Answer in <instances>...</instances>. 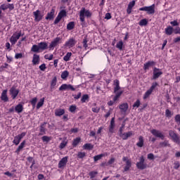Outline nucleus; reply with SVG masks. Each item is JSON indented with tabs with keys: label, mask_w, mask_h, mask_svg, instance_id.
Returning <instances> with one entry per match:
<instances>
[{
	"label": "nucleus",
	"mask_w": 180,
	"mask_h": 180,
	"mask_svg": "<svg viewBox=\"0 0 180 180\" xmlns=\"http://www.w3.org/2000/svg\"><path fill=\"white\" fill-rule=\"evenodd\" d=\"M49 48V44L46 41H42L38 44V45H33L31 51H33V53H39L40 50L41 51H44V50H47Z\"/></svg>",
	"instance_id": "nucleus-1"
},
{
	"label": "nucleus",
	"mask_w": 180,
	"mask_h": 180,
	"mask_svg": "<svg viewBox=\"0 0 180 180\" xmlns=\"http://www.w3.org/2000/svg\"><path fill=\"white\" fill-rule=\"evenodd\" d=\"M91 16H92V13H91L89 10L83 8L82 11H80L79 18L81 22H85V18H91Z\"/></svg>",
	"instance_id": "nucleus-2"
},
{
	"label": "nucleus",
	"mask_w": 180,
	"mask_h": 180,
	"mask_svg": "<svg viewBox=\"0 0 180 180\" xmlns=\"http://www.w3.org/2000/svg\"><path fill=\"white\" fill-rule=\"evenodd\" d=\"M22 36V31H20L19 32H15L11 37L10 41L11 44H16V41L20 39V37Z\"/></svg>",
	"instance_id": "nucleus-3"
},
{
	"label": "nucleus",
	"mask_w": 180,
	"mask_h": 180,
	"mask_svg": "<svg viewBox=\"0 0 180 180\" xmlns=\"http://www.w3.org/2000/svg\"><path fill=\"white\" fill-rule=\"evenodd\" d=\"M144 161V156H141L139 158V162H136L138 169H146L147 168V164H146Z\"/></svg>",
	"instance_id": "nucleus-4"
},
{
	"label": "nucleus",
	"mask_w": 180,
	"mask_h": 180,
	"mask_svg": "<svg viewBox=\"0 0 180 180\" xmlns=\"http://www.w3.org/2000/svg\"><path fill=\"white\" fill-rule=\"evenodd\" d=\"M155 7V5L153 4L152 6H145L139 8V11H144L145 12H147L150 15H152L155 12V10L154 8Z\"/></svg>",
	"instance_id": "nucleus-5"
},
{
	"label": "nucleus",
	"mask_w": 180,
	"mask_h": 180,
	"mask_svg": "<svg viewBox=\"0 0 180 180\" xmlns=\"http://www.w3.org/2000/svg\"><path fill=\"white\" fill-rule=\"evenodd\" d=\"M122 161L125 162V167H124V171L126 172L129 171L130 168H131V160H130L129 158L127 157H124L122 158Z\"/></svg>",
	"instance_id": "nucleus-6"
},
{
	"label": "nucleus",
	"mask_w": 180,
	"mask_h": 180,
	"mask_svg": "<svg viewBox=\"0 0 180 180\" xmlns=\"http://www.w3.org/2000/svg\"><path fill=\"white\" fill-rule=\"evenodd\" d=\"M162 75V71L160 68H154L153 72V79H157Z\"/></svg>",
	"instance_id": "nucleus-7"
},
{
	"label": "nucleus",
	"mask_w": 180,
	"mask_h": 180,
	"mask_svg": "<svg viewBox=\"0 0 180 180\" xmlns=\"http://www.w3.org/2000/svg\"><path fill=\"white\" fill-rule=\"evenodd\" d=\"M34 21L35 22H40L43 19V15L39 10H37L36 11L33 12Z\"/></svg>",
	"instance_id": "nucleus-8"
},
{
	"label": "nucleus",
	"mask_w": 180,
	"mask_h": 180,
	"mask_svg": "<svg viewBox=\"0 0 180 180\" xmlns=\"http://www.w3.org/2000/svg\"><path fill=\"white\" fill-rule=\"evenodd\" d=\"M25 136H26V133L25 132H22L21 134L18 135L14 138L13 143H14L15 146H18L19 143H20V140H22L25 137Z\"/></svg>",
	"instance_id": "nucleus-9"
},
{
	"label": "nucleus",
	"mask_w": 180,
	"mask_h": 180,
	"mask_svg": "<svg viewBox=\"0 0 180 180\" xmlns=\"http://www.w3.org/2000/svg\"><path fill=\"white\" fill-rule=\"evenodd\" d=\"M169 134L171 136L172 140H173L174 143H177V144H179V136H178V134L174 133V131H169Z\"/></svg>",
	"instance_id": "nucleus-10"
},
{
	"label": "nucleus",
	"mask_w": 180,
	"mask_h": 180,
	"mask_svg": "<svg viewBox=\"0 0 180 180\" xmlns=\"http://www.w3.org/2000/svg\"><path fill=\"white\" fill-rule=\"evenodd\" d=\"M150 133H152V134L155 136V137H158L159 139L164 140V134H162L161 131L157 129H152L150 130Z\"/></svg>",
	"instance_id": "nucleus-11"
},
{
	"label": "nucleus",
	"mask_w": 180,
	"mask_h": 180,
	"mask_svg": "<svg viewBox=\"0 0 180 180\" xmlns=\"http://www.w3.org/2000/svg\"><path fill=\"white\" fill-rule=\"evenodd\" d=\"M60 41H61V38L56 37L51 42L49 49H54V47H56L58 44H60Z\"/></svg>",
	"instance_id": "nucleus-12"
},
{
	"label": "nucleus",
	"mask_w": 180,
	"mask_h": 180,
	"mask_svg": "<svg viewBox=\"0 0 180 180\" xmlns=\"http://www.w3.org/2000/svg\"><path fill=\"white\" fill-rule=\"evenodd\" d=\"M67 162H68V157H64L60 160L58 163V168H64V167L67 165Z\"/></svg>",
	"instance_id": "nucleus-13"
},
{
	"label": "nucleus",
	"mask_w": 180,
	"mask_h": 180,
	"mask_svg": "<svg viewBox=\"0 0 180 180\" xmlns=\"http://www.w3.org/2000/svg\"><path fill=\"white\" fill-rule=\"evenodd\" d=\"M10 94L13 98V99H15L16 96L19 94V90L17 89L15 87L13 86L10 89Z\"/></svg>",
	"instance_id": "nucleus-14"
},
{
	"label": "nucleus",
	"mask_w": 180,
	"mask_h": 180,
	"mask_svg": "<svg viewBox=\"0 0 180 180\" xmlns=\"http://www.w3.org/2000/svg\"><path fill=\"white\" fill-rule=\"evenodd\" d=\"M65 89H71V91H75V89L71 84H62L59 88V91H65Z\"/></svg>",
	"instance_id": "nucleus-15"
},
{
	"label": "nucleus",
	"mask_w": 180,
	"mask_h": 180,
	"mask_svg": "<svg viewBox=\"0 0 180 180\" xmlns=\"http://www.w3.org/2000/svg\"><path fill=\"white\" fill-rule=\"evenodd\" d=\"M76 44H77V41H75V39L72 38V39H70L65 43V46H66V47H68L69 49H71V47H74V46H75Z\"/></svg>",
	"instance_id": "nucleus-16"
},
{
	"label": "nucleus",
	"mask_w": 180,
	"mask_h": 180,
	"mask_svg": "<svg viewBox=\"0 0 180 180\" xmlns=\"http://www.w3.org/2000/svg\"><path fill=\"white\" fill-rule=\"evenodd\" d=\"M121 113H126L127 112V109H129V104L127 103H124L119 106Z\"/></svg>",
	"instance_id": "nucleus-17"
},
{
	"label": "nucleus",
	"mask_w": 180,
	"mask_h": 180,
	"mask_svg": "<svg viewBox=\"0 0 180 180\" xmlns=\"http://www.w3.org/2000/svg\"><path fill=\"white\" fill-rule=\"evenodd\" d=\"M54 12H56V9L52 8L51 12L48 13L45 19H46V20H52V19H54Z\"/></svg>",
	"instance_id": "nucleus-18"
},
{
	"label": "nucleus",
	"mask_w": 180,
	"mask_h": 180,
	"mask_svg": "<svg viewBox=\"0 0 180 180\" xmlns=\"http://www.w3.org/2000/svg\"><path fill=\"white\" fill-rule=\"evenodd\" d=\"M8 92V90H4L1 93V101H4V102H8L9 101V98H8V95H6Z\"/></svg>",
	"instance_id": "nucleus-19"
},
{
	"label": "nucleus",
	"mask_w": 180,
	"mask_h": 180,
	"mask_svg": "<svg viewBox=\"0 0 180 180\" xmlns=\"http://www.w3.org/2000/svg\"><path fill=\"white\" fill-rule=\"evenodd\" d=\"M154 65H155V61H148V63L144 64L143 69L148 70L150 67H154Z\"/></svg>",
	"instance_id": "nucleus-20"
},
{
	"label": "nucleus",
	"mask_w": 180,
	"mask_h": 180,
	"mask_svg": "<svg viewBox=\"0 0 180 180\" xmlns=\"http://www.w3.org/2000/svg\"><path fill=\"white\" fill-rule=\"evenodd\" d=\"M131 136H133V132L131 131L121 134V137L123 140H127V139H129V137H131Z\"/></svg>",
	"instance_id": "nucleus-21"
},
{
	"label": "nucleus",
	"mask_w": 180,
	"mask_h": 180,
	"mask_svg": "<svg viewBox=\"0 0 180 180\" xmlns=\"http://www.w3.org/2000/svg\"><path fill=\"white\" fill-rule=\"evenodd\" d=\"M115 117H112L111 119L110 128H109L110 133H113V131L115 129Z\"/></svg>",
	"instance_id": "nucleus-22"
},
{
	"label": "nucleus",
	"mask_w": 180,
	"mask_h": 180,
	"mask_svg": "<svg viewBox=\"0 0 180 180\" xmlns=\"http://www.w3.org/2000/svg\"><path fill=\"white\" fill-rule=\"evenodd\" d=\"M114 94H117V91L120 89V86H119V80L116 79L114 80Z\"/></svg>",
	"instance_id": "nucleus-23"
},
{
	"label": "nucleus",
	"mask_w": 180,
	"mask_h": 180,
	"mask_svg": "<svg viewBox=\"0 0 180 180\" xmlns=\"http://www.w3.org/2000/svg\"><path fill=\"white\" fill-rule=\"evenodd\" d=\"M39 60H40V56L37 54H34L33 59H32V63L34 65L39 64Z\"/></svg>",
	"instance_id": "nucleus-24"
},
{
	"label": "nucleus",
	"mask_w": 180,
	"mask_h": 180,
	"mask_svg": "<svg viewBox=\"0 0 180 180\" xmlns=\"http://www.w3.org/2000/svg\"><path fill=\"white\" fill-rule=\"evenodd\" d=\"M15 110L17 113H22L23 112V105L22 104H18L15 106Z\"/></svg>",
	"instance_id": "nucleus-25"
},
{
	"label": "nucleus",
	"mask_w": 180,
	"mask_h": 180,
	"mask_svg": "<svg viewBox=\"0 0 180 180\" xmlns=\"http://www.w3.org/2000/svg\"><path fill=\"white\" fill-rule=\"evenodd\" d=\"M64 113H65V111L64 110V109H61V108L57 109L55 111L56 116H63Z\"/></svg>",
	"instance_id": "nucleus-26"
},
{
	"label": "nucleus",
	"mask_w": 180,
	"mask_h": 180,
	"mask_svg": "<svg viewBox=\"0 0 180 180\" xmlns=\"http://www.w3.org/2000/svg\"><path fill=\"white\" fill-rule=\"evenodd\" d=\"M148 24V20L144 18L139 21V26H147Z\"/></svg>",
	"instance_id": "nucleus-27"
},
{
	"label": "nucleus",
	"mask_w": 180,
	"mask_h": 180,
	"mask_svg": "<svg viewBox=\"0 0 180 180\" xmlns=\"http://www.w3.org/2000/svg\"><path fill=\"white\" fill-rule=\"evenodd\" d=\"M138 147H143L144 146V139H143V136H139V142L136 143Z\"/></svg>",
	"instance_id": "nucleus-28"
},
{
	"label": "nucleus",
	"mask_w": 180,
	"mask_h": 180,
	"mask_svg": "<svg viewBox=\"0 0 180 180\" xmlns=\"http://www.w3.org/2000/svg\"><path fill=\"white\" fill-rule=\"evenodd\" d=\"M25 144H26V141H23L20 146H18V149L16 150L15 153H19L22 150V148L25 147Z\"/></svg>",
	"instance_id": "nucleus-29"
},
{
	"label": "nucleus",
	"mask_w": 180,
	"mask_h": 180,
	"mask_svg": "<svg viewBox=\"0 0 180 180\" xmlns=\"http://www.w3.org/2000/svg\"><path fill=\"white\" fill-rule=\"evenodd\" d=\"M43 105H44V98H42L39 100L37 105V109H40Z\"/></svg>",
	"instance_id": "nucleus-30"
},
{
	"label": "nucleus",
	"mask_w": 180,
	"mask_h": 180,
	"mask_svg": "<svg viewBox=\"0 0 180 180\" xmlns=\"http://www.w3.org/2000/svg\"><path fill=\"white\" fill-rule=\"evenodd\" d=\"M115 96L113 98V101L116 102L120 98L122 94H123V91H118L117 93H115Z\"/></svg>",
	"instance_id": "nucleus-31"
},
{
	"label": "nucleus",
	"mask_w": 180,
	"mask_h": 180,
	"mask_svg": "<svg viewBox=\"0 0 180 180\" xmlns=\"http://www.w3.org/2000/svg\"><path fill=\"white\" fill-rule=\"evenodd\" d=\"M174 32V28L172 27L169 26L167 28L165 29V33L166 34L171 35V34Z\"/></svg>",
	"instance_id": "nucleus-32"
},
{
	"label": "nucleus",
	"mask_w": 180,
	"mask_h": 180,
	"mask_svg": "<svg viewBox=\"0 0 180 180\" xmlns=\"http://www.w3.org/2000/svg\"><path fill=\"white\" fill-rule=\"evenodd\" d=\"M83 148H84V150H92L94 148V146L91 143H86L83 146Z\"/></svg>",
	"instance_id": "nucleus-33"
},
{
	"label": "nucleus",
	"mask_w": 180,
	"mask_h": 180,
	"mask_svg": "<svg viewBox=\"0 0 180 180\" xmlns=\"http://www.w3.org/2000/svg\"><path fill=\"white\" fill-rule=\"evenodd\" d=\"M71 56H72V53H70V52H68V53L63 57L64 61H70V58H71Z\"/></svg>",
	"instance_id": "nucleus-34"
},
{
	"label": "nucleus",
	"mask_w": 180,
	"mask_h": 180,
	"mask_svg": "<svg viewBox=\"0 0 180 180\" xmlns=\"http://www.w3.org/2000/svg\"><path fill=\"white\" fill-rule=\"evenodd\" d=\"M69 74H70V73L68 72V71H67V70L63 71V72H62V74H61V78H62V79H67V77H68Z\"/></svg>",
	"instance_id": "nucleus-35"
},
{
	"label": "nucleus",
	"mask_w": 180,
	"mask_h": 180,
	"mask_svg": "<svg viewBox=\"0 0 180 180\" xmlns=\"http://www.w3.org/2000/svg\"><path fill=\"white\" fill-rule=\"evenodd\" d=\"M151 94H153V91L151 89H148L144 94L143 96V99H147V98H148L150 96V95H151Z\"/></svg>",
	"instance_id": "nucleus-36"
},
{
	"label": "nucleus",
	"mask_w": 180,
	"mask_h": 180,
	"mask_svg": "<svg viewBox=\"0 0 180 180\" xmlns=\"http://www.w3.org/2000/svg\"><path fill=\"white\" fill-rule=\"evenodd\" d=\"M74 26H75L74 22H69L67 25L68 30H72V29H74Z\"/></svg>",
	"instance_id": "nucleus-37"
},
{
	"label": "nucleus",
	"mask_w": 180,
	"mask_h": 180,
	"mask_svg": "<svg viewBox=\"0 0 180 180\" xmlns=\"http://www.w3.org/2000/svg\"><path fill=\"white\" fill-rule=\"evenodd\" d=\"M90 178L93 179V178H95L96 175H98V172H91L89 174Z\"/></svg>",
	"instance_id": "nucleus-38"
},
{
	"label": "nucleus",
	"mask_w": 180,
	"mask_h": 180,
	"mask_svg": "<svg viewBox=\"0 0 180 180\" xmlns=\"http://www.w3.org/2000/svg\"><path fill=\"white\" fill-rule=\"evenodd\" d=\"M117 49H119V50H122L123 49V41H120L117 45H116Z\"/></svg>",
	"instance_id": "nucleus-39"
},
{
	"label": "nucleus",
	"mask_w": 180,
	"mask_h": 180,
	"mask_svg": "<svg viewBox=\"0 0 180 180\" xmlns=\"http://www.w3.org/2000/svg\"><path fill=\"white\" fill-rule=\"evenodd\" d=\"M79 141H81L80 138H77L73 141L72 145L75 147V146H78L79 143Z\"/></svg>",
	"instance_id": "nucleus-40"
},
{
	"label": "nucleus",
	"mask_w": 180,
	"mask_h": 180,
	"mask_svg": "<svg viewBox=\"0 0 180 180\" xmlns=\"http://www.w3.org/2000/svg\"><path fill=\"white\" fill-rule=\"evenodd\" d=\"M89 98V96H88V94H84L83 95L81 101L82 102V103H84V102H86L87 99Z\"/></svg>",
	"instance_id": "nucleus-41"
},
{
	"label": "nucleus",
	"mask_w": 180,
	"mask_h": 180,
	"mask_svg": "<svg viewBox=\"0 0 180 180\" xmlns=\"http://www.w3.org/2000/svg\"><path fill=\"white\" fill-rule=\"evenodd\" d=\"M7 9H9V11H13V9H15V5L13 4H7Z\"/></svg>",
	"instance_id": "nucleus-42"
},
{
	"label": "nucleus",
	"mask_w": 180,
	"mask_h": 180,
	"mask_svg": "<svg viewBox=\"0 0 180 180\" xmlns=\"http://www.w3.org/2000/svg\"><path fill=\"white\" fill-rule=\"evenodd\" d=\"M0 9L1 11H6L8 9V4H3L0 6Z\"/></svg>",
	"instance_id": "nucleus-43"
},
{
	"label": "nucleus",
	"mask_w": 180,
	"mask_h": 180,
	"mask_svg": "<svg viewBox=\"0 0 180 180\" xmlns=\"http://www.w3.org/2000/svg\"><path fill=\"white\" fill-rule=\"evenodd\" d=\"M160 146L161 147H169V143H168V141H165L160 143Z\"/></svg>",
	"instance_id": "nucleus-44"
},
{
	"label": "nucleus",
	"mask_w": 180,
	"mask_h": 180,
	"mask_svg": "<svg viewBox=\"0 0 180 180\" xmlns=\"http://www.w3.org/2000/svg\"><path fill=\"white\" fill-rule=\"evenodd\" d=\"M157 86H158V83H157V82H153L149 89H151L153 91H154V89H155V88H157Z\"/></svg>",
	"instance_id": "nucleus-45"
},
{
	"label": "nucleus",
	"mask_w": 180,
	"mask_h": 180,
	"mask_svg": "<svg viewBox=\"0 0 180 180\" xmlns=\"http://www.w3.org/2000/svg\"><path fill=\"white\" fill-rule=\"evenodd\" d=\"M103 157V154L96 155L94 158V161H99V160H101V158H102Z\"/></svg>",
	"instance_id": "nucleus-46"
},
{
	"label": "nucleus",
	"mask_w": 180,
	"mask_h": 180,
	"mask_svg": "<svg viewBox=\"0 0 180 180\" xmlns=\"http://www.w3.org/2000/svg\"><path fill=\"white\" fill-rule=\"evenodd\" d=\"M56 85H57V79L55 78L51 81V87L54 88Z\"/></svg>",
	"instance_id": "nucleus-47"
},
{
	"label": "nucleus",
	"mask_w": 180,
	"mask_h": 180,
	"mask_svg": "<svg viewBox=\"0 0 180 180\" xmlns=\"http://www.w3.org/2000/svg\"><path fill=\"white\" fill-rule=\"evenodd\" d=\"M69 110L72 113H74V112H75V110H77V106H75V105H70V107L69 108Z\"/></svg>",
	"instance_id": "nucleus-48"
},
{
	"label": "nucleus",
	"mask_w": 180,
	"mask_h": 180,
	"mask_svg": "<svg viewBox=\"0 0 180 180\" xmlns=\"http://www.w3.org/2000/svg\"><path fill=\"white\" fill-rule=\"evenodd\" d=\"M37 103V98H34L31 100V104L32 105L33 108L36 106Z\"/></svg>",
	"instance_id": "nucleus-49"
},
{
	"label": "nucleus",
	"mask_w": 180,
	"mask_h": 180,
	"mask_svg": "<svg viewBox=\"0 0 180 180\" xmlns=\"http://www.w3.org/2000/svg\"><path fill=\"white\" fill-rule=\"evenodd\" d=\"M66 13H67L65 12V11L63 10V11H61L58 13V15H59V16L63 19V18H64V16H65Z\"/></svg>",
	"instance_id": "nucleus-50"
},
{
	"label": "nucleus",
	"mask_w": 180,
	"mask_h": 180,
	"mask_svg": "<svg viewBox=\"0 0 180 180\" xmlns=\"http://www.w3.org/2000/svg\"><path fill=\"white\" fill-rule=\"evenodd\" d=\"M44 58L46 60H49V61H51V60H53V54L51 55H45L44 56Z\"/></svg>",
	"instance_id": "nucleus-51"
},
{
	"label": "nucleus",
	"mask_w": 180,
	"mask_h": 180,
	"mask_svg": "<svg viewBox=\"0 0 180 180\" xmlns=\"http://www.w3.org/2000/svg\"><path fill=\"white\" fill-rule=\"evenodd\" d=\"M165 115L167 117H171L172 116V112L169 110H166Z\"/></svg>",
	"instance_id": "nucleus-52"
},
{
	"label": "nucleus",
	"mask_w": 180,
	"mask_h": 180,
	"mask_svg": "<svg viewBox=\"0 0 180 180\" xmlns=\"http://www.w3.org/2000/svg\"><path fill=\"white\" fill-rule=\"evenodd\" d=\"M67 141H63L60 144V148L63 149L65 147V146H67Z\"/></svg>",
	"instance_id": "nucleus-53"
},
{
	"label": "nucleus",
	"mask_w": 180,
	"mask_h": 180,
	"mask_svg": "<svg viewBox=\"0 0 180 180\" xmlns=\"http://www.w3.org/2000/svg\"><path fill=\"white\" fill-rule=\"evenodd\" d=\"M140 106V100H137L133 105V108H139Z\"/></svg>",
	"instance_id": "nucleus-54"
},
{
	"label": "nucleus",
	"mask_w": 180,
	"mask_h": 180,
	"mask_svg": "<svg viewBox=\"0 0 180 180\" xmlns=\"http://www.w3.org/2000/svg\"><path fill=\"white\" fill-rule=\"evenodd\" d=\"M179 167H180L179 162H175L174 163V169H178V168H179Z\"/></svg>",
	"instance_id": "nucleus-55"
},
{
	"label": "nucleus",
	"mask_w": 180,
	"mask_h": 180,
	"mask_svg": "<svg viewBox=\"0 0 180 180\" xmlns=\"http://www.w3.org/2000/svg\"><path fill=\"white\" fill-rule=\"evenodd\" d=\"M22 57H23V54L22 53H16L15 56V58H16V60L22 58Z\"/></svg>",
	"instance_id": "nucleus-56"
},
{
	"label": "nucleus",
	"mask_w": 180,
	"mask_h": 180,
	"mask_svg": "<svg viewBox=\"0 0 180 180\" xmlns=\"http://www.w3.org/2000/svg\"><path fill=\"white\" fill-rule=\"evenodd\" d=\"M61 19H62L60 15H58L55 19L54 24L57 25V23H58L60 20H61Z\"/></svg>",
	"instance_id": "nucleus-57"
},
{
	"label": "nucleus",
	"mask_w": 180,
	"mask_h": 180,
	"mask_svg": "<svg viewBox=\"0 0 180 180\" xmlns=\"http://www.w3.org/2000/svg\"><path fill=\"white\" fill-rule=\"evenodd\" d=\"M134 5H136V1H131L129 5H128V8H131L133 9V6H134Z\"/></svg>",
	"instance_id": "nucleus-58"
},
{
	"label": "nucleus",
	"mask_w": 180,
	"mask_h": 180,
	"mask_svg": "<svg viewBox=\"0 0 180 180\" xmlns=\"http://www.w3.org/2000/svg\"><path fill=\"white\" fill-rule=\"evenodd\" d=\"M100 108L98 107L92 108V112L94 113H99Z\"/></svg>",
	"instance_id": "nucleus-59"
},
{
	"label": "nucleus",
	"mask_w": 180,
	"mask_h": 180,
	"mask_svg": "<svg viewBox=\"0 0 180 180\" xmlns=\"http://www.w3.org/2000/svg\"><path fill=\"white\" fill-rule=\"evenodd\" d=\"M105 19H107V20H109V19H112V15H110V13H107L105 14Z\"/></svg>",
	"instance_id": "nucleus-60"
},
{
	"label": "nucleus",
	"mask_w": 180,
	"mask_h": 180,
	"mask_svg": "<svg viewBox=\"0 0 180 180\" xmlns=\"http://www.w3.org/2000/svg\"><path fill=\"white\" fill-rule=\"evenodd\" d=\"M175 120L178 124H180V115H176Z\"/></svg>",
	"instance_id": "nucleus-61"
},
{
	"label": "nucleus",
	"mask_w": 180,
	"mask_h": 180,
	"mask_svg": "<svg viewBox=\"0 0 180 180\" xmlns=\"http://www.w3.org/2000/svg\"><path fill=\"white\" fill-rule=\"evenodd\" d=\"M77 156L79 158H84V157H85V153L79 152Z\"/></svg>",
	"instance_id": "nucleus-62"
},
{
	"label": "nucleus",
	"mask_w": 180,
	"mask_h": 180,
	"mask_svg": "<svg viewBox=\"0 0 180 180\" xmlns=\"http://www.w3.org/2000/svg\"><path fill=\"white\" fill-rule=\"evenodd\" d=\"M148 160H154V154L153 153L148 154Z\"/></svg>",
	"instance_id": "nucleus-63"
},
{
	"label": "nucleus",
	"mask_w": 180,
	"mask_h": 180,
	"mask_svg": "<svg viewBox=\"0 0 180 180\" xmlns=\"http://www.w3.org/2000/svg\"><path fill=\"white\" fill-rule=\"evenodd\" d=\"M42 141H50V138L47 136H44L42 137Z\"/></svg>",
	"instance_id": "nucleus-64"
}]
</instances>
